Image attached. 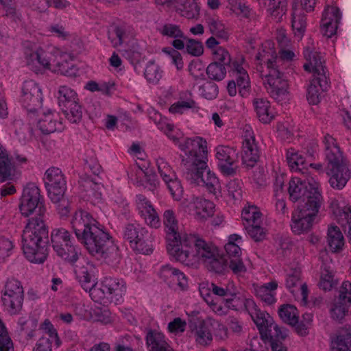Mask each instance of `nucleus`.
<instances>
[{
    "instance_id": "obj_50",
    "label": "nucleus",
    "mask_w": 351,
    "mask_h": 351,
    "mask_svg": "<svg viewBox=\"0 0 351 351\" xmlns=\"http://www.w3.org/2000/svg\"><path fill=\"white\" fill-rule=\"evenodd\" d=\"M157 165L158 171L165 182L169 191L171 195H174L173 187L172 185L174 184L175 182L173 179L174 176V172L168 163L162 158H160L157 160Z\"/></svg>"
},
{
    "instance_id": "obj_58",
    "label": "nucleus",
    "mask_w": 351,
    "mask_h": 351,
    "mask_svg": "<svg viewBox=\"0 0 351 351\" xmlns=\"http://www.w3.org/2000/svg\"><path fill=\"white\" fill-rule=\"evenodd\" d=\"M206 267L211 271H213L218 274H224L228 269V260H226L220 254L219 251L217 252V256L213 258H210L206 263H205Z\"/></svg>"
},
{
    "instance_id": "obj_21",
    "label": "nucleus",
    "mask_w": 351,
    "mask_h": 351,
    "mask_svg": "<svg viewBox=\"0 0 351 351\" xmlns=\"http://www.w3.org/2000/svg\"><path fill=\"white\" fill-rule=\"evenodd\" d=\"M285 285L296 300L303 305L307 304L308 291L306 285L301 280L299 269H292L287 274Z\"/></svg>"
},
{
    "instance_id": "obj_7",
    "label": "nucleus",
    "mask_w": 351,
    "mask_h": 351,
    "mask_svg": "<svg viewBox=\"0 0 351 351\" xmlns=\"http://www.w3.org/2000/svg\"><path fill=\"white\" fill-rule=\"evenodd\" d=\"M123 239L137 253L149 254L153 252V237L138 224L128 223L123 230Z\"/></svg>"
},
{
    "instance_id": "obj_63",
    "label": "nucleus",
    "mask_w": 351,
    "mask_h": 351,
    "mask_svg": "<svg viewBox=\"0 0 351 351\" xmlns=\"http://www.w3.org/2000/svg\"><path fill=\"white\" fill-rule=\"evenodd\" d=\"M15 134L19 136L20 141H26L33 136V130L28 124H25L22 120L16 119L14 121Z\"/></svg>"
},
{
    "instance_id": "obj_35",
    "label": "nucleus",
    "mask_w": 351,
    "mask_h": 351,
    "mask_svg": "<svg viewBox=\"0 0 351 351\" xmlns=\"http://www.w3.org/2000/svg\"><path fill=\"white\" fill-rule=\"evenodd\" d=\"M14 172V164L7 150L0 143V182L11 180Z\"/></svg>"
},
{
    "instance_id": "obj_32",
    "label": "nucleus",
    "mask_w": 351,
    "mask_h": 351,
    "mask_svg": "<svg viewBox=\"0 0 351 351\" xmlns=\"http://www.w3.org/2000/svg\"><path fill=\"white\" fill-rule=\"evenodd\" d=\"M278 284L276 280H271L261 285H254L255 295L266 304L270 305L276 302V290Z\"/></svg>"
},
{
    "instance_id": "obj_64",
    "label": "nucleus",
    "mask_w": 351,
    "mask_h": 351,
    "mask_svg": "<svg viewBox=\"0 0 351 351\" xmlns=\"http://www.w3.org/2000/svg\"><path fill=\"white\" fill-rule=\"evenodd\" d=\"M190 75L196 80L204 79L205 64L200 60H192L188 66Z\"/></svg>"
},
{
    "instance_id": "obj_13",
    "label": "nucleus",
    "mask_w": 351,
    "mask_h": 351,
    "mask_svg": "<svg viewBox=\"0 0 351 351\" xmlns=\"http://www.w3.org/2000/svg\"><path fill=\"white\" fill-rule=\"evenodd\" d=\"M51 241L53 250L62 258L71 263L78 259V252L72 244L68 230L62 228L53 230Z\"/></svg>"
},
{
    "instance_id": "obj_41",
    "label": "nucleus",
    "mask_w": 351,
    "mask_h": 351,
    "mask_svg": "<svg viewBox=\"0 0 351 351\" xmlns=\"http://www.w3.org/2000/svg\"><path fill=\"white\" fill-rule=\"evenodd\" d=\"M327 243L333 252H338L343 250L345 240L339 228L330 225L327 230Z\"/></svg>"
},
{
    "instance_id": "obj_2",
    "label": "nucleus",
    "mask_w": 351,
    "mask_h": 351,
    "mask_svg": "<svg viewBox=\"0 0 351 351\" xmlns=\"http://www.w3.org/2000/svg\"><path fill=\"white\" fill-rule=\"evenodd\" d=\"M95 223L90 215L83 210L76 211L71 220L77 238L92 256L108 264L117 263L120 259L118 247L110 234Z\"/></svg>"
},
{
    "instance_id": "obj_59",
    "label": "nucleus",
    "mask_w": 351,
    "mask_h": 351,
    "mask_svg": "<svg viewBox=\"0 0 351 351\" xmlns=\"http://www.w3.org/2000/svg\"><path fill=\"white\" fill-rule=\"evenodd\" d=\"M58 100L60 106H66L71 103L77 101V95L76 93L71 88L66 86H62L58 91Z\"/></svg>"
},
{
    "instance_id": "obj_34",
    "label": "nucleus",
    "mask_w": 351,
    "mask_h": 351,
    "mask_svg": "<svg viewBox=\"0 0 351 351\" xmlns=\"http://www.w3.org/2000/svg\"><path fill=\"white\" fill-rule=\"evenodd\" d=\"M177 14L187 19L197 20L200 14V5L196 0H177Z\"/></svg>"
},
{
    "instance_id": "obj_6",
    "label": "nucleus",
    "mask_w": 351,
    "mask_h": 351,
    "mask_svg": "<svg viewBox=\"0 0 351 351\" xmlns=\"http://www.w3.org/2000/svg\"><path fill=\"white\" fill-rule=\"evenodd\" d=\"M246 311L258 327L263 338L280 340L287 336V331L275 324L269 314L260 311L254 300L247 302Z\"/></svg>"
},
{
    "instance_id": "obj_51",
    "label": "nucleus",
    "mask_w": 351,
    "mask_h": 351,
    "mask_svg": "<svg viewBox=\"0 0 351 351\" xmlns=\"http://www.w3.org/2000/svg\"><path fill=\"white\" fill-rule=\"evenodd\" d=\"M242 160L247 166L252 167L258 158V149L255 143H243Z\"/></svg>"
},
{
    "instance_id": "obj_8",
    "label": "nucleus",
    "mask_w": 351,
    "mask_h": 351,
    "mask_svg": "<svg viewBox=\"0 0 351 351\" xmlns=\"http://www.w3.org/2000/svg\"><path fill=\"white\" fill-rule=\"evenodd\" d=\"M24 300V289L15 278H8L1 291V301L5 310L11 315L21 312Z\"/></svg>"
},
{
    "instance_id": "obj_38",
    "label": "nucleus",
    "mask_w": 351,
    "mask_h": 351,
    "mask_svg": "<svg viewBox=\"0 0 351 351\" xmlns=\"http://www.w3.org/2000/svg\"><path fill=\"white\" fill-rule=\"evenodd\" d=\"M133 36L132 27L125 25L117 26L112 31L109 32V38L114 47L128 43Z\"/></svg>"
},
{
    "instance_id": "obj_61",
    "label": "nucleus",
    "mask_w": 351,
    "mask_h": 351,
    "mask_svg": "<svg viewBox=\"0 0 351 351\" xmlns=\"http://www.w3.org/2000/svg\"><path fill=\"white\" fill-rule=\"evenodd\" d=\"M336 285L333 271L328 267H324L321 272L319 287L324 291H330Z\"/></svg>"
},
{
    "instance_id": "obj_17",
    "label": "nucleus",
    "mask_w": 351,
    "mask_h": 351,
    "mask_svg": "<svg viewBox=\"0 0 351 351\" xmlns=\"http://www.w3.org/2000/svg\"><path fill=\"white\" fill-rule=\"evenodd\" d=\"M230 73L237 81L239 94L245 97L249 95L250 80L247 72L248 64L242 55L237 56L228 64Z\"/></svg>"
},
{
    "instance_id": "obj_48",
    "label": "nucleus",
    "mask_w": 351,
    "mask_h": 351,
    "mask_svg": "<svg viewBox=\"0 0 351 351\" xmlns=\"http://www.w3.org/2000/svg\"><path fill=\"white\" fill-rule=\"evenodd\" d=\"M60 125L61 123L58 121L57 115L51 112L45 113L38 122L40 130L45 134L54 132Z\"/></svg>"
},
{
    "instance_id": "obj_40",
    "label": "nucleus",
    "mask_w": 351,
    "mask_h": 351,
    "mask_svg": "<svg viewBox=\"0 0 351 351\" xmlns=\"http://www.w3.org/2000/svg\"><path fill=\"white\" fill-rule=\"evenodd\" d=\"M206 23L212 35L219 39L228 40L229 36L228 29L218 16H208L206 19Z\"/></svg>"
},
{
    "instance_id": "obj_18",
    "label": "nucleus",
    "mask_w": 351,
    "mask_h": 351,
    "mask_svg": "<svg viewBox=\"0 0 351 351\" xmlns=\"http://www.w3.org/2000/svg\"><path fill=\"white\" fill-rule=\"evenodd\" d=\"M348 312L351 313V283L345 281L339 288L338 297L330 306V314L333 319L340 320Z\"/></svg>"
},
{
    "instance_id": "obj_11",
    "label": "nucleus",
    "mask_w": 351,
    "mask_h": 351,
    "mask_svg": "<svg viewBox=\"0 0 351 351\" xmlns=\"http://www.w3.org/2000/svg\"><path fill=\"white\" fill-rule=\"evenodd\" d=\"M200 294L210 309L219 315L227 314L230 309L239 311L243 306L246 308L247 302L253 300L237 295H234L230 298L215 300L209 290L204 287L201 289Z\"/></svg>"
},
{
    "instance_id": "obj_28",
    "label": "nucleus",
    "mask_w": 351,
    "mask_h": 351,
    "mask_svg": "<svg viewBox=\"0 0 351 351\" xmlns=\"http://www.w3.org/2000/svg\"><path fill=\"white\" fill-rule=\"evenodd\" d=\"M330 206L339 223L348 231V237L351 242V208L345 205L342 198L332 199Z\"/></svg>"
},
{
    "instance_id": "obj_46",
    "label": "nucleus",
    "mask_w": 351,
    "mask_h": 351,
    "mask_svg": "<svg viewBox=\"0 0 351 351\" xmlns=\"http://www.w3.org/2000/svg\"><path fill=\"white\" fill-rule=\"evenodd\" d=\"M328 87V82L326 77V85H322L320 77H313L307 89L306 98L310 104L316 105L320 101L321 91L326 90Z\"/></svg>"
},
{
    "instance_id": "obj_14",
    "label": "nucleus",
    "mask_w": 351,
    "mask_h": 351,
    "mask_svg": "<svg viewBox=\"0 0 351 351\" xmlns=\"http://www.w3.org/2000/svg\"><path fill=\"white\" fill-rule=\"evenodd\" d=\"M44 181L50 199L56 204L62 200L66 184L62 171L56 167L49 168L45 173Z\"/></svg>"
},
{
    "instance_id": "obj_37",
    "label": "nucleus",
    "mask_w": 351,
    "mask_h": 351,
    "mask_svg": "<svg viewBox=\"0 0 351 351\" xmlns=\"http://www.w3.org/2000/svg\"><path fill=\"white\" fill-rule=\"evenodd\" d=\"M267 14L275 21L282 19L287 10V0H262Z\"/></svg>"
},
{
    "instance_id": "obj_9",
    "label": "nucleus",
    "mask_w": 351,
    "mask_h": 351,
    "mask_svg": "<svg viewBox=\"0 0 351 351\" xmlns=\"http://www.w3.org/2000/svg\"><path fill=\"white\" fill-rule=\"evenodd\" d=\"M126 292V285L122 279L106 277L101 282V287L93 289L92 298L95 301L106 300L111 303L117 304L123 301Z\"/></svg>"
},
{
    "instance_id": "obj_39",
    "label": "nucleus",
    "mask_w": 351,
    "mask_h": 351,
    "mask_svg": "<svg viewBox=\"0 0 351 351\" xmlns=\"http://www.w3.org/2000/svg\"><path fill=\"white\" fill-rule=\"evenodd\" d=\"M253 106L259 120L263 123H269L274 117V112L269 101L263 98H256Z\"/></svg>"
},
{
    "instance_id": "obj_15",
    "label": "nucleus",
    "mask_w": 351,
    "mask_h": 351,
    "mask_svg": "<svg viewBox=\"0 0 351 351\" xmlns=\"http://www.w3.org/2000/svg\"><path fill=\"white\" fill-rule=\"evenodd\" d=\"M314 184L317 185V191L322 192L320 184L314 178H307L302 180L298 177H293L289 182L288 192L292 202H303L310 199L313 195ZM316 186H315V187Z\"/></svg>"
},
{
    "instance_id": "obj_20",
    "label": "nucleus",
    "mask_w": 351,
    "mask_h": 351,
    "mask_svg": "<svg viewBox=\"0 0 351 351\" xmlns=\"http://www.w3.org/2000/svg\"><path fill=\"white\" fill-rule=\"evenodd\" d=\"M197 237L180 232L177 235V261L186 265L194 264L195 247Z\"/></svg>"
},
{
    "instance_id": "obj_44",
    "label": "nucleus",
    "mask_w": 351,
    "mask_h": 351,
    "mask_svg": "<svg viewBox=\"0 0 351 351\" xmlns=\"http://www.w3.org/2000/svg\"><path fill=\"white\" fill-rule=\"evenodd\" d=\"M287 163L293 171L301 172L304 174L307 170L308 163L303 155L293 148H290L287 152Z\"/></svg>"
},
{
    "instance_id": "obj_52",
    "label": "nucleus",
    "mask_w": 351,
    "mask_h": 351,
    "mask_svg": "<svg viewBox=\"0 0 351 351\" xmlns=\"http://www.w3.org/2000/svg\"><path fill=\"white\" fill-rule=\"evenodd\" d=\"M208 319L199 323L195 330L196 341L200 345H207L212 341V333L210 326L207 325Z\"/></svg>"
},
{
    "instance_id": "obj_54",
    "label": "nucleus",
    "mask_w": 351,
    "mask_h": 351,
    "mask_svg": "<svg viewBox=\"0 0 351 351\" xmlns=\"http://www.w3.org/2000/svg\"><path fill=\"white\" fill-rule=\"evenodd\" d=\"M280 317L288 324L295 326L298 322V312L297 308L291 304H284L278 310Z\"/></svg>"
},
{
    "instance_id": "obj_47",
    "label": "nucleus",
    "mask_w": 351,
    "mask_h": 351,
    "mask_svg": "<svg viewBox=\"0 0 351 351\" xmlns=\"http://www.w3.org/2000/svg\"><path fill=\"white\" fill-rule=\"evenodd\" d=\"M306 18L301 8H294L291 15V26L294 36L300 40L306 29Z\"/></svg>"
},
{
    "instance_id": "obj_31",
    "label": "nucleus",
    "mask_w": 351,
    "mask_h": 351,
    "mask_svg": "<svg viewBox=\"0 0 351 351\" xmlns=\"http://www.w3.org/2000/svg\"><path fill=\"white\" fill-rule=\"evenodd\" d=\"M194 263L202 261L204 264L206 263L210 258L217 256L219 251L214 245L207 243L201 238L197 237L195 247Z\"/></svg>"
},
{
    "instance_id": "obj_45",
    "label": "nucleus",
    "mask_w": 351,
    "mask_h": 351,
    "mask_svg": "<svg viewBox=\"0 0 351 351\" xmlns=\"http://www.w3.org/2000/svg\"><path fill=\"white\" fill-rule=\"evenodd\" d=\"M177 50H185V51L194 57H199L204 54V46L201 41L193 38L184 40L177 39Z\"/></svg>"
},
{
    "instance_id": "obj_53",
    "label": "nucleus",
    "mask_w": 351,
    "mask_h": 351,
    "mask_svg": "<svg viewBox=\"0 0 351 351\" xmlns=\"http://www.w3.org/2000/svg\"><path fill=\"white\" fill-rule=\"evenodd\" d=\"M324 144L326 149V158L327 160L341 159L343 157L339 147L337 146L335 139L330 135L326 134L324 138Z\"/></svg>"
},
{
    "instance_id": "obj_4",
    "label": "nucleus",
    "mask_w": 351,
    "mask_h": 351,
    "mask_svg": "<svg viewBox=\"0 0 351 351\" xmlns=\"http://www.w3.org/2000/svg\"><path fill=\"white\" fill-rule=\"evenodd\" d=\"M25 54L27 65L35 72L43 67L68 77H75L77 74V67L68 60L71 56L54 47L44 51L32 46L26 48Z\"/></svg>"
},
{
    "instance_id": "obj_56",
    "label": "nucleus",
    "mask_w": 351,
    "mask_h": 351,
    "mask_svg": "<svg viewBox=\"0 0 351 351\" xmlns=\"http://www.w3.org/2000/svg\"><path fill=\"white\" fill-rule=\"evenodd\" d=\"M226 8L237 16H250L251 10L243 0H226Z\"/></svg>"
},
{
    "instance_id": "obj_5",
    "label": "nucleus",
    "mask_w": 351,
    "mask_h": 351,
    "mask_svg": "<svg viewBox=\"0 0 351 351\" xmlns=\"http://www.w3.org/2000/svg\"><path fill=\"white\" fill-rule=\"evenodd\" d=\"M48 228L45 215H36L28 219L22 234L23 250L32 263H43L47 256Z\"/></svg>"
},
{
    "instance_id": "obj_29",
    "label": "nucleus",
    "mask_w": 351,
    "mask_h": 351,
    "mask_svg": "<svg viewBox=\"0 0 351 351\" xmlns=\"http://www.w3.org/2000/svg\"><path fill=\"white\" fill-rule=\"evenodd\" d=\"M137 207L145 222L151 227L157 228L160 225V218L150 202L142 195L137 196Z\"/></svg>"
},
{
    "instance_id": "obj_57",
    "label": "nucleus",
    "mask_w": 351,
    "mask_h": 351,
    "mask_svg": "<svg viewBox=\"0 0 351 351\" xmlns=\"http://www.w3.org/2000/svg\"><path fill=\"white\" fill-rule=\"evenodd\" d=\"M62 110L66 119L71 123H77L82 118L81 106L78 104L77 101L64 106Z\"/></svg>"
},
{
    "instance_id": "obj_24",
    "label": "nucleus",
    "mask_w": 351,
    "mask_h": 351,
    "mask_svg": "<svg viewBox=\"0 0 351 351\" xmlns=\"http://www.w3.org/2000/svg\"><path fill=\"white\" fill-rule=\"evenodd\" d=\"M306 63L304 69L306 71L312 72L313 77H320L322 85H326V72L324 66V60L319 53L313 51L310 47H306L304 51Z\"/></svg>"
},
{
    "instance_id": "obj_55",
    "label": "nucleus",
    "mask_w": 351,
    "mask_h": 351,
    "mask_svg": "<svg viewBox=\"0 0 351 351\" xmlns=\"http://www.w3.org/2000/svg\"><path fill=\"white\" fill-rule=\"evenodd\" d=\"M241 243L242 238L239 234H233L229 236L228 243L224 246L229 258L241 256V250L240 245Z\"/></svg>"
},
{
    "instance_id": "obj_60",
    "label": "nucleus",
    "mask_w": 351,
    "mask_h": 351,
    "mask_svg": "<svg viewBox=\"0 0 351 351\" xmlns=\"http://www.w3.org/2000/svg\"><path fill=\"white\" fill-rule=\"evenodd\" d=\"M206 74L213 80L221 81L226 75V68L222 64L211 62L206 68Z\"/></svg>"
},
{
    "instance_id": "obj_30",
    "label": "nucleus",
    "mask_w": 351,
    "mask_h": 351,
    "mask_svg": "<svg viewBox=\"0 0 351 351\" xmlns=\"http://www.w3.org/2000/svg\"><path fill=\"white\" fill-rule=\"evenodd\" d=\"M80 186L85 193L84 197L87 198V200L95 203L101 199L102 185L95 179L89 176L82 177L80 180Z\"/></svg>"
},
{
    "instance_id": "obj_23",
    "label": "nucleus",
    "mask_w": 351,
    "mask_h": 351,
    "mask_svg": "<svg viewBox=\"0 0 351 351\" xmlns=\"http://www.w3.org/2000/svg\"><path fill=\"white\" fill-rule=\"evenodd\" d=\"M41 89L34 81L25 82L22 88L21 102L29 111H35L41 106Z\"/></svg>"
},
{
    "instance_id": "obj_49",
    "label": "nucleus",
    "mask_w": 351,
    "mask_h": 351,
    "mask_svg": "<svg viewBox=\"0 0 351 351\" xmlns=\"http://www.w3.org/2000/svg\"><path fill=\"white\" fill-rule=\"evenodd\" d=\"M241 217L245 227L262 222V213L254 205L245 206L242 210Z\"/></svg>"
},
{
    "instance_id": "obj_12",
    "label": "nucleus",
    "mask_w": 351,
    "mask_h": 351,
    "mask_svg": "<svg viewBox=\"0 0 351 351\" xmlns=\"http://www.w3.org/2000/svg\"><path fill=\"white\" fill-rule=\"evenodd\" d=\"M19 209L24 217H29L32 214L45 215L46 208L40 189L34 184H28L23 189Z\"/></svg>"
},
{
    "instance_id": "obj_22",
    "label": "nucleus",
    "mask_w": 351,
    "mask_h": 351,
    "mask_svg": "<svg viewBox=\"0 0 351 351\" xmlns=\"http://www.w3.org/2000/svg\"><path fill=\"white\" fill-rule=\"evenodd\" d=\"M94 272L93 264L85 259L80 261L75 267L77 280L83 289L90 292L91 296L93 289H97Z\"/></svg>"
},
{
    "instance_id": "obj_27",
    "label": "nucleus",
    "mask_w": 351,
    "mask_h": 351,
    "mask_svg": "<svg viewBox=\"0 0 351 351\" xmlns=\"http://www.w3.org/2000/svg\"><path fill=\"white\" fill-rule=\"evenodd\" d=\"M315 186H317L316 184ZM313 195L305 201L302 202V204L299 205L294 212L305 216L306 218H310L316 221L319 209L323 203V197L322 192L317 191V186H314Z\"/></svg>"
},
{
    "instance_id": "obj_36",
    "label": "nucleus",
    "mask_w": 351,
    "mask_h": 351,
    "mask_svg": "<svg viewBox=\"0 0 351 351\" xmlns=\"http://www.w3.org/2000/svg\"><path fill=\"white\" fill-rule=\"evenodd\" d=\"M331 351H351V327L342 328L332 339Z\"/></svg>"
},
{
    "instance_id": "obj_62",
    "label": "nucleus",
    "mask_w": 351,
    "mask_h": 351,
    "mask_svg": "<svg viewBox=\"0 0 351 351\" xmlns=\"http://www.w3.org/2000/svg\"><path fill=\"white\" fill-rule=\"evenodd\" d=\"M197 105L192 99L189 92L180 94L179 100L177 101V113H183L189 109H197Z\"/></svg>"
},
{
    "instance_id": "obj_43",
    "label": "nucleus",
    "mask_w": 351,
    "mask_h": 351,
    "mask_svg": "<svg viewBox=\"0 0 351 351\" xmlns=\"http://www.w3.org/2000/svg\"><path fill=\"white\" fill-rule=\"evenodd\" d=\"M316 221L310 218H306L305 216L293 211L292 213L291 228L296 234H301L308 232L311 230Z\"/></svg>"
},
{
    "instance_id": "obj_10",
    "label": "nucleus",
    "mask_w": 351,
    "mask_h": 351,
    "mask_svg": "<svg viewBox=\"0 0 351 351\" xmlns=\"http://www.w3.org/2000/svg\"><path fill=\"white\" fill-rule=\"evenodd\" d=\"M180 210L191 215L197 221L204 223L214 216L215 205L205 198L191 197L181 202Z\"/></svg>"
},
{
    "instance_id": "obj_26",
    "label": "nucleus",
    "mask_w": 351,
    "mask_h": 351,
    "mask_svg": "<svg viewBox=\"0 0 351 351\" xmlns=\"http://www.w3.org/2000/svg\"><path fill=\"white\" fill-rule=\"evenodd\" d=\"M341 19V13L339 8L335 5L327 6L323 12L321 21V32L327 38L335 34L338 23Z\"/></svg>"
},
{
    "instance_id": "obj_1",
    "label": "nucleus",
    "mask_w": 351,
    "mask_h": 351,
    "mask_svg": "<svg viewBox=\"0 0 351 351\" xmlns=\"http://www.w3.org/2000/svg\"><path fill=\"white\" fill-rule=\"evenodd\" d=\"M178 147L186 180L191 184L206 187L212 193L219 191V180L208 166L207 141L200 136L186 138L178 141Z\"/></svg>"
},
{
    "instance_id": "obj_19",
    "label": "nucleus",
    "mask_w": 351,
    "mask_h": 351,
    "mask_svg": "<svg viewBox=\"0 0 351 351\" xmlns=\"http://www.w3.org/2000/svg\"><path fill=\"white\" fill-rule=\"evenodd\" d=\"M215 157L221 173L226 176H232L237 170V153L231 147L218 145L215 149Z\"/></svg>"
},
{
    "instance_id": "obj_25",
    "label": "nucleus",
    "mask_w": 351,
    "mask_h": 351,
    "mask_svg": "<svg viewBox=\"0 0 351 351\" xmlns=\"http://www.w3.org/2000/svg\"><path fill=\"white\" fill-rule=\"evenodd\" d=\"M162 223L167 251L170 258L174 259L176 258V215L172 209L164 212Z\"/></svg>"
},
{
    "instance_id": "obj_3",
    "label": "nucleus",
    "mask_w": 351,
    "mask_h": 351,
    "mask_svg": "<svg viewBox=\"0 0 351 351\" xmlns=\"http://www.w3.org/2000/svg\"><path fill=\"white\" fill-rule=\"evenodd\" d=\"M256 59L260 61L256 70L267 93L278 102L287 100L289 84L277 65V53L272 40H266L262 44Z\"/></svg>"
},
{
    "instance_id": "obj_33",
    "label": "nucleus",
    "mask_w": 351,
    "mask_h": 351,
    "mask_svg": "<svg viewBox=\"0 0 351 351\" xmlns=\"http://www.w3.org/2000/svg\"><path fill=\"white\" fill-rule=\"evenodd\" d=\"M146 343L149 351H173L164 335L156 330H151L147 333Z\"/></svg>"
},
{
    "instance_id": "obj_16",
    "label": "nucleus",
    "mask_w": 351,
    "mask_h": 351,
    "mask_svg": "<svg viewBox=\"0 0 351 351\" xmlns=\"http://www.w3.org/2000/svg\"><path fill=\"white\" fill-rule=\"evenodd\" d=\"M326 172L329 177L330 186L336 189L343 188L350 178V172L344 157L327 160Z\"/></svg>"
},
{
    "instance_id": "obj_42",
    "label": "nucleus",
    "mask_w": 351,
    "mask_h": 351,
    "mask_svg": "<svg viewBox=\"0 0 351 351\" xmlns=\"http://www.w3.org/2000/svg\"><path fill=\"white\" fill-rule=\"evenodd\" d=\"M316 221L310 218H306L305 216L293 211L292 213L291 228L296 234H301L308 232L311 230Z\"/></svg>"
}]
</instances>
